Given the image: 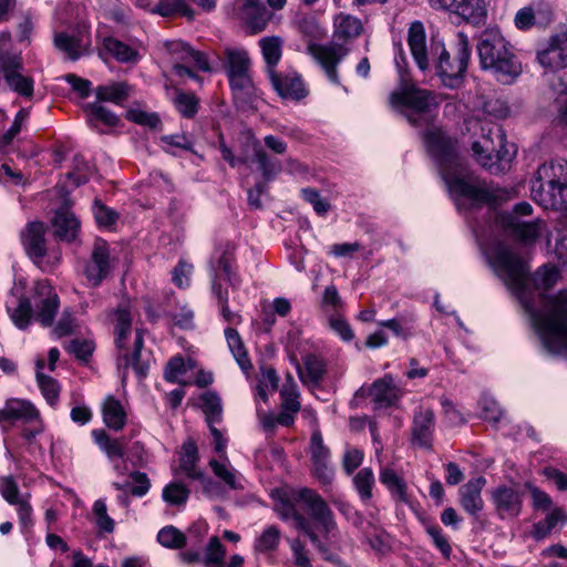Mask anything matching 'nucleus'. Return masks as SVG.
<instances>
[{
  "label": "nucleus",
  "instance_id": "aec40b11",
  "mask_svg": "<svg viewBox=\"0 0 567 567\" xmlns=\"http://www.w3.org/2000/svg\"><path fill=\"white\" fill-rule=\"evenodd\" d=\"M539 64L549 71L567 68V31L551 37L537 53Z\"/></svg>",
  "mask_w": 567,
  "mask_h": 567
},
{
  "label": "nucleus",
  "instance_id": "6ab92c4d",
  "mask_svg": "<svg viewBox=\"0 0 567 567\" xmlns=\"http://www.w3.org/2000/svg\"><path fill=\"white\" fill-rule=\"evenodd\" d=\"M246 147L249 154V162L257 165V169L262 175L265 183L272 181L281 172V163L264 150L251 132L246 133Z\"/></svg>",
  "mask_w": 567,
  "mask_h": 567
},
{
  "label": "nucleus",
  "instance_id": "37998d69",
  "mask_svg": "<svg viewBox=\"0 0 567 567\" xmlns=\"http://www.w3.org/2000/svg\"><path fill=\"white\" fill-rule=\"evenodd\" d=\"M87 114V122L91 126L96 127L99 123L106 126H116L120 118L100 102L89 103L84 107Z\"/></svg>",
  "mask_w": 567,
  "mask_h": 567
},
{
  "label": "nucleus",
  "instance_id": "49530a36",
  "mask_svg": "<svg viewBox=\"0 0 567 567\" xmlns=\"http://www.w3.org/2000/svg\"><path fill=\"white\" fill-rule=\"evenodd\" d=\"M281 533L277 526L270 525L256 538L254 548L258 553L275 551L280 543Z\"/></svg>",
  "mask_w": 567,
  "mask_h": 567
},
{
  "label": "nucleus",
  "instance_id": "a211bd4d",
  "mask_svg": "<svg viewBox=\"0 0 567 567\" xmlns=\"http://www.w3.org/2000/svg\"><path fill=\"white\" fill-rule=\"evenodd\" d=\"M267 76L271 87L281 99L300 101L308 95L305 83L296 71H276Z\"/></svg>",
  "mask_w": 567,
  "mask_h": 567
},
{
  "label": "nucleus",
  "instance_id": "8fccbe9b",
  "mask_svg": "<svg viewBox=\"0 0 567 567\" xmlns=\"http://www.w3.org/2000/svg\"><path fill=\"white\" fill-rule=\"evenodd\" d=\"M559 279L560 271L557 267L545 265L534 274L530 280L537 290H547L557 285Z\"/></svg>",
  "mask_w": 567,
  "mask_h": 567
},
{
  "label": "nucleus",
  "instance_id": "bf43d9fd",
  "mask_svg": "<svg viewBox=\"0 0 567 567\" xmlns=\"http://www.w3.org/2000/svg\"><path fill=\"white\" fill-rule=\"evenodd\" d=\"M225 547L219 538L214 536L209 539L206 548L204 564L206 567H226L224 563Z\"/></svg>",
  "mask_w": 567,
  "mask_h": 567
},
{
  "label": "nucleus",
  "instance_id": "603ef678",
  "mask_svg": "<svg viewBox=\"0 0 567 567\" xmlns=\"http://www.w3.org/2000/svg\"><path fill=\"white\" fill-rule=\"evenodd\" d=\"M281 408L291 413H297L300 410V403L298 401L299 393L297 384L291 374H287L286 383L281 391Z\"/></svg>",
  "mask_w": 567,
  "mask_h": 567
},
{
  "label": "nucleus",
  "instance_id": "c9c22d12",
  "mask_svg": "<svg viewBox=\"0 0 567 567\" xmlns=\"http://www.w3.org/2000/svg\"><path fill=\"white\" fill-rule=\"evenodd\" d=\"M567 522V515L561 508H554L549 512L546 517L534 524L532 530V537L540 542L548 537L559 525H564Z\"/></svg>",
  "mask_w": 567,
  "mask_h": 567
},
{
  "label": "nucleus",
  "instance_id": "0eeeda50",
  "mask_svg": "<svg viewBox=\"0 0 567 567\" xmlns=\"http://www.w3.org/2000/svg\"><path fill=\"white\" fill-rule=\"evenodd\" d=\"M476 161L493 174L502 173L512 162L515 152L505 143V134L498 125H492L482 138L473 143Z\"/></svg>",
  "mask_w": 567,
  "mask_h": 567
},
{
  "label": "nucleus",
  "instance_id": "052dcab7",
  "mask_svg": "<svg viewBox=\"0 0 567 567\" xmlns=\"http://www.w3.org/2000/svg\"><path fill=\"white\" fill-rule=\"evenodd\" d=\"M189 489L182 483H171L163 489V499L171 505H184L189 497Z\"/></svg>",
  "mask_w": 567,
  "mask_h": 567
},
{
  "label": "nucleus",
  "instance_id": "ea45409f",
  "mask_svg": "<svg viewBox=\"0 0 567 567\" xmlns=\"http://www.w3.org/2000/svg\"><path fill=\"white\" fill-rule=\"evenodd\" d=\"M7 309L14 326L22 330L27 329L32 318H34L31 298L20 297L17 299L16 305H8Z\"/></svg>",
  "mask_w": 567,
  "mask_h": 567
},
{
  "label": "nucleus",
  "instance_id": "3c124183",
  "mask_svg": "<svg viewBox=\"0 0 567 567\" xmlns=\"http://www.w3.org/2000/svg\"><path fill=\"white\" fill-rule=\"evenodd\" d=\"M200 406L206 415L208 424L221 420V400L215 392H206L200 396Z\"/></svg>",
  "mask_w": 567,
  "mask_h": 567
},
{
  "label": "nucleus",
  "instance_id": "9d476101",
  "mask_svg": "<svg viewBox=\"0 0 567 567\" xmlns=\"http://www.w3.org/2000/svg\"><path fill=\"white\" fill-rule=\"evenodd\" d=\"M31 302L35 308L34 319L43 327H51L60 308V298L49 281L34 282L31 289Z\"/></svg>",
  "mask_w": 567,
  "mask_h": 567
},
{
  "label": "nucleus",
  "instance_id": "7ed1b4c3",
  "mask_svg": "<svg viewBox=\"0 0 567 567\" xmlns=\"http://www.w3.org/2000/svg\"><path fill=\"white\" fill-rule=\"evenodd\" d=\"M423 140L430 154L440 165L441 174L450 194L456 200L467 199L472 204L495 203L501 196L497 190L488 187L472 175H452L450 168L456 163L455 143L436 127L423 134Z\"/></svg>",
  "mask_w": 567,
  "mask_h": 567
},
{
  "label": "nucleus",
  "instance_id": "f704fd0d",
  "mask_svg": "<svg viewBox=\"0 0 567 567\" xmlns=\"http://www.w3.org/2000/svg\"><path fill=\"white\" fill-rule=\"evenodd\" d=\"M259 47L266 63L265 72L269 75L277 71L276 66L282 55V40L277 35L265 37L259 40Z\"/></svg>",
  "mask_w": 567,
  "mask_h": 567
},
{
  "label": "nucleus",
  "instance_id": "f3484780",
  "mask_svg": "<svg viewBox=\"0 0 567 567\" xmlns=\"http://www.w3.org/2000/svg\"><path fill=\"white\" fill-rule=\"evenodd\" d=\"M53 42L59 51L65 53L70 60L75 61L89 53L91 37L86 27H81L71 33H55Z\"/></svg>",
  "mask_w": 567,
  "mask_h": 567
},
{
  "label": "nucleus",
  "instance_id": "69168bd1",
  "mask_svg": "<svg viewBox=\"0 0 567 567\" xmlns=\"http://www.w3.org/2000/svg\"><path fill=\"white\" fill-rule=\"evenodd\" d=\"M0 70L3 78L18 71H23V59L19 52L0 51Z\"/></svg>",
  "mask_w": 567,
  "mask_h": 567
},
{
  "label": "nucleus",
  "instance_id": "13d9d810",
  "mask_svg": "<svg viewBox=\"0 0 567 567\" xmlns=\"http://www.w3.org/2000/svg\"><path fill=\"white\" fill-rule=\"evenodd\" d=\"M8 86L17 92L18 94L31 97L33 94V80L30 76H27L22 73V71L14 72L12 74L7 75L4 78Z\"/></svg>",
  "mask_w": 567,
  "mask_h": 567
},
{
  "label": "nucleus",
  "instance_id": "f03ea898",
  "mask_svg": "<svg viewBox=\"0 0 567 567\" xmlns=\"http://www.w3.org/2000/svg\"><path fill=\"white\" fill-rule=\"evenodd\" d=\"M275 511L282 520H292L293 528L303 534L324 559L333 560V551L347 547L331 508L316 491L305 487L293 498L285 496Z\"/></svg>",
  "mask_w": 567,
  "mask_h": 567
},
{
  "label": "nucleus",
  "instance_id": "680f3d73",
  "mask_svg": "<svg viewBox=\"0 0 567 567\" xmlns=\"http://www.w3.org/2000/svg\"><path fill=\"white\" fill-rule=\"evenodd\" d=\"M37 381L47 402L52 406L55 405L60 395L58 381L42 372L37 373Z\"/></svg>",
  "mask_w": 567,
  "mask_h": 567
},
{
  "label": "nucleus",
  "instance_id": "79ce46f5",
  "mask_svg": "<svg viewBox=\"0 0 567 567\" xmlns=\"http://www.w3.org/2000/svg\"><path fill=\"white\" fill-rule=\"evenodd\" d=\"M128 85L124 82H114L106 85H99L95 95L99 102H111L122 104L128 96Z\"/></svg>",
  "mask_w": 567,
  "mask_h": 567
},
{
  "label": "nucleus",
  "instance_id": "5fc2aeb1",
  "mask_svg": "<svg viewBox=\"0 0 567 567\" xmlns=\"http://www.w3.org/2000/svg\"><path fill=\"white\" fill-rule=\"evenodd\" d=\"M173 104L178 113L186 118H193L198 111V100L192 93L177 91Z\"/></svg>",
  "mask_w": 567,
  "mask_h": 567
},
{
  "label": "nucleus",
  "instance_id": "ddd939ff",
  "mask_svg": "<svg viewBox=\"0 0 567 567\" xmlns=\"http://www.w3.org/2000/svg\"><path fill=\"white\" fill-rule=\"evenodd\" d=\"M494 225L526 245L534 244L545 227L540 219L523 221L516 216L505 213L495 215Z\"/></svg>",
  "mask_w": 567,
  "mask_h": 567
},
{
  "label": "nucleus",
  "instance_id": "4468645a",
  "mask_svg": "<svg viewBox=\"0 0 567 567\" xmlns=\"http://www.w3.org/2000/svg\"><path fill=\"white\" fill-rule=\"evenodd\" d=\"M307 51L321 66L328 80L332 84L339 85L340 79L337 66L348 54V50L339 44H318L311 42L308 44Z\"/></svg>",
  "mask_w": 567,
  "mask_h": 567
},
{
  "label": "nucleus",
  "instance_id": "2f4dec72",
  "mask_svg": "<svg viewBox=\"0 0 567 567\" xmlns=\"http://www.w3.org/2000/svg\"><path fill=\"white\" fill-rule=\"evenodd\" d=\"M209 466L214 475L230 489H244L243 477L238 471L231 466L227 456L220 458V461L212 458Z\"/></svg>",
  "mask_w": 567,
  "mask_h": 567
},
{
  "label": "nucleus",
  "instance_id": "412c9836",
  "mask_svg": "<svg viewBox=\"0 0 567 567\" xmlns=\"http://www.w3.org/2000/svg\"><path fill=\"white\" fill-rule=\"evenodd\" d=\"M45 226L40 221H31L20 233V239L27 255L39 264L47 255Z\"/></svg>",
  "mask_w": 567,
  "mask_h": 567
},
{
  "label": "nucleus",
  "instance_id": "c03bdc74",
  "mask_svg": "<svg viewBox=\"0 0 567 567\" xmlns=\"http://www.w3.org/2000/svg\"><path fill=\"white\" fill-rule=\"evenodd\" d=\"M363 538L369 543L371 548L380 554H385L391 549L392 537L377 523L370 525V529L365 532Z\"/></svg>",
  "mask_w": 567,
  "mask_h": 567
},
{
  "label": "nucleus",
  "instance_id": "423d86ee",
  "mask_svg": "<svg viewBox=\"0 0 567 567\" xmlns=\"http://www.w3.org/2000/svg\"><path fill=\"white\" fill-rule=\"evenodd\" d=\"M530 190L543 207L567 209V161H551L539 166Z\"/></svg>",
  "mask_w": 567,
  "mask_h": 567
},
{
  "label": "nucleus",
  "instance_id": "bb28decb",
  "mask_svg": "<svg viewBox=\"0 0 567 567\" xmlns=\"http://www.w3.org/2000/svg\"><path fill=\"white\" fill-rule=\"evenodd\" d=\"M380 482L389 491L395 503L410 505L411 496L409 494L405 480L400 476L393 468L383 467L380 470Z\"/></svg>",
  "mask_w": 567,
  "mask_h": 567
},
{
  "label": "nucleus",
  "instance_id": "864d4df0",
  "mask_svg": "<svg viewBox=\"0 0 567 567\" xmlns=\"http://www.w3.org/2000/svg\"><path fill=\"white\" fill-rule=\"evenodd\" d=\"M92 210L100 228L112 229L118 220L117 212L105 206L100 199L94 200Z\"/></svg>",
  "mask_w": 567,
  "mask_h": 567
},
{
  "label": "nucleus",
  "instance_id": "5701e85b",
  "mask_svg": "<svg viewBox=\"0 0 567 567\" xmlns=\"http://www.w3.org/2000/svg\"><path fill=\"white\" fill-rule=\"evenodd\" d=\"M165 45L176 63H188L202 71H210L206 54L194 50L188 43L182 40H174L166 42Z\"/></svg>",
  "mask_w": 567,
  "mask_h": 567
},
{
  "label": "nucleus",
  "instance_id": "4d7b16f0",
  "mask_svg": "<svg viewBox=\"0 0 567 567\" xmlns=\"http://www.w3.org/2000/svg\"><path fill=\"white\" fill-rule=\"evenodd\" d=\"M353 485L362 501H369L372 497V487L374 485V474L371 468L360 470L353 477Z\"/></svg>",
  "mask_w": 567,
  "mask_h": 567
},
{
  "label": "nucleus",
  "instance_id": "473e14b6",
  "mask_svg": "<svg viewBox=\"0 0 567 567\" xmlns=\"http://www.w3.org/2000/svg\"><path fill=\"white\" fill-rule=\"evenodd\" d=\"M102 414L105 425L112 430L118 431L125 426L126 413L118 400L113 395H107L102 403Z\"/></svg>",
  "mask_w": 567,
  "mask_h": 567
},
{
  "label": "nucleus",
  "instance_id": "c85d7f7f",
  "mask_svg": "<svg viewBox=\"0 0 567 567\" xmlns=\"http://www.w3.org/2000/svg\"><path fill=\"white\" fill-rule=\"evenodd\" d=\"M363 25L360 19L343 12L338 13L333 19V38L347 42L362 32Z\"/></svg>",
  "mask_w": 567,
  "mask_h": 567
},
{
  "label": "nucleus",
  "instance_id": "338daca9",
  "mask_svg": "<svg viewBox=\"0 0 567 567\" xmlns=\"http://www.w3.org/2000/svg\"><path fill=\"white\" fill-rule=\"evenodd\" d=\"M189 367L179 355L173 357L166 364L164 377L168 382L182 383L181 378L186 374Z\"/></svg>",
  "mask_w": 567,
  "mask_h": 567
},
{
  "label": "nucleus",
  "instance_id": "7c9ffc66",
  "mask_svg": "<svg viewBox=\"0 0 567 567\" xmlns=\"http://www.w3.org/2000/svg\"><path fill=\"white\" fill-rule=\"evenodd\" d=\"M224 334L227 341L228 349L231 352L237 364L240 367L243 372H249L252 369V363L238 331L234 328L228 327L225 329Z\"/></svg>",
  "mask_w": 567,
  "mask_h": 567
},
{
  "label": "nucleus",
  "instance_id": "393cba45",
  "mask_svg": "<svg viewBox=\"0 0 567 567\" xmlns=\"http://www.w3.org/2000/svg\"><path fill=\"white\" fill-rule=\"evenodd\" d=\"M486 484L483 476L470 480L460 488V504L472 516H476L484 507L482 489Z\"/></svg>",
  "mask_w": 567,
  "mask_h": 567
},
{
  "label": "nucleus",
  "instance_id": "e433bc0d",
  "mask_svg": "<svg viewBox=\"0 0 567 567\" xmlns=\"http://www.w3.org/2000/svg\"><path fill=\"white\" fill-rule=\"evenodd\" d=\"M455 14L464 21L478 25L487 17V7L485 0H463L461 6L455 8Z\"/></svg>",
  "mask_w": 567,
  "mask_h": 567
},
{
  "label": "nucleus",
  "instance_id": "a18cd8bd",
  "mask_svg": "<svg viewBox=\"0 0 567 567\" xmlns=\"http://www.w3.org/2000/svg\"><path fill=\"white\" fill-rule=\"evenodd\" d=\"M103 45L120 62L127 63L138 60L137 51L114 38H105Z\"/></svg>",
  "mask_w": 567,
  "mask_h": 567
},
{
  "label": "nucleus",
  "instance_id": "0e129e2a",
  "mask_svg": "<svg viewBox=\"0 0 567 567\" xmlns=\"http://www.w3.org/2000/svg\"><path fill=\"white\" fill-rule=\"evenodd\" d=\"M92 167L80 155L73 158V171L68 173V178L71 179L74 186H80L86 183L92 175Z\"/></svg>",
  "mask_w": 567,
  "mask_h": 567
},
{
  "label": "nucleus",
  "instance_id": "9b49d317",
  "mask_svg": "<svg viewBox=\"0 0 567 567\" xmlns=\"http://www.w3.org/2000/svg\"><path fill=\"white\" fill-rule=\"evenodd\" d=\"M114 260L111 258L109 244L101 238L95 239L83 274L91 287H99L111 274Z\"/></svg>",
  "mask_w": 567,
  "mask_h": 567
},
{
  "label": "nucleus",
  "instance_id": "72a5a7b5",
  "mask_svg": "<svg viewBox=\"0 0 567 567\" xmlns=\"http://www.w3.org/2000/svg\"><path fill=\"white\" fill-rule=\"evenodd\" d=\"M233 95L237 102L249 104L256 96V87L250 72L228 76Z\"/></svg>",
  "mask_w": 567,
  "mask_h": 567
},
{
  "label": "nucleus",
  "instance_id": "dca6fc26",
  "mask_svg": "<svg viewBox=\"0 0 567 567\" xmlns=\"http://www.w3.org/2000/svg\"><path fill=\"white\" fill-rule=\"evenodd\" d=\"M491 499L501 519H512L522 512L523 494L515 486L498 485L491 492Z\"/></svg>",
  "mask_w": 567,
  "mask_h": 567
},
{
  "label": "nucleus",
  "instance_id": "a19ab883",
  "mask_svg": "<svg viewBox=\"0 0 567 567\" xmlns=\"http://www.w3.org/2000/svg\"><path fill=\"white\" fill-rule=\"evenodd\" d=\"M94 442L111 461L123 460L125 456L124 444L117 439H111L103 430L92 432Z\"/></svg>",
  "mask_w": 567,
  "mask_h": 567
},
{
  "label": "nucleus",
  "instance_id": "b1692460",
  "mask_svg": "<svg viewBox=\"0 0 567 567\" xmlns=\"http://www.w3.org/2000/svg\"><path fill=\"white\" fill-rule=\"evenodd\" d=\"M39 420V411L29 401L11 399L6 402L2 409H0V424L16 421L30 423Z\"/></svg>",
  "mask_w": 567,
  "mask_h": 567
},
{
  "label": "nucleus",
  "instance_id": "f257e3e1",
  "mask_svg": "<svg viewBox=\"0 0 567 567\" xmlns=\"http://www.w3.org/2000/svg\"><path fill=\"white\" fill-rule=\"evenodd\" d=\"M488 265L518 298L528 313L545 350L549 353H567V289L556 293H540V307H534L528 288V268L525 260L503 243L484 247Z\"/></svg>",
  "mask_w": 567,
  "mask_h": 567
},
{
  "label": "nucleus",
  "instance_id": "6e6552de",
  "mask_svg": "<svg viewBox=\"0 0 567 567\" xmlns=\"http://www.w3.org/2000/svg\"><path fill=\"white\" fill-rule=\"evenodd\" d=\"M408 44L416 65L422 71L429 69L431 64L436 66L437 58L445 56L444 43L434 39L427 43L424 25L420 21L411 23Z\"/></svg>",
  "mask_w": 567,
  "mask_h": 567
},
{
  "label": "nucleus",
  "instance_id": "6e6d98bb",
  "mask_svg": "<svg viewBox=\"0 0 567 567\" xmlns=\"http://www.w3.org/2000/svg\"><path fill=\"white\" fill-rule=\"evenodd\" d=\"M158 543L171 549L183 548L186 544V536L183 532L174 526H165L157 534Z\"/></svg>",
  "mask_w": 567,
  "mask_h": 567
},
{
  "label": "nucleus",
  "instance_id": "09e8293b",
  "mask_svg": "<svg viewBox=\"0 0 567 567\" xmlns=\"http://www.w3.org/2000/svg\"><path fill=\"white\" fill-rule=\"evenodd\" d=\"M150 11L162 17L179 13L189 19L193 18V11L184 0H159L155 7L150 8Z\"/></svg>",
  "mask_w": 567,
  "mask_h": 567
},
{
  "label": "nucleus",
  "instance_id": "774afa93",
  "mask_svg": "<svg viewBox=\"0 0 567 567\" xmlns=\"http://www.w3.org/2000/svg\"><path fill=\"white\" fill-rule=\"evenodd\" d=\"M478 106L485 115L492 116L494 118H504L509 113L507 104L496 97L486 100L483 99Z\"/></svg>",
  "mask_w": 567,
  "mask_h": 567
},
{
  "label": "nucleus",
  "instance_id": "58836bf2",
  "mask_svg": "<svg viewBox=\"0 0 567 567\" xmlns=\"http://www.w3.org/2000/svg\"><path fill=\"white\" fill-rule=\"evenodd\" d=\"M144 347L143 333L141 330H136L133 352L130 355L128 353H124L123 358L125 361V368L130 365L133 368L135 374L138 379H143L147 375L150 369L148 360H142L141 351Z\"/></svg>",
  "mask_w": 567,
  "mask_h": 567
},
{
  "label": "nucleus",
  "instance_id": "2eb2a0df",
  "mask_svg": "<svg viewBox=\"0 0 567 567\" xmlns=\"http://www.w3.org/2000/svg\"><path fill=\"white\" fill-rule=\"evenodd\" d=\"M358 398H371L379 408L393 405L401 396L399 386L390 374L375 380L370 385L361 386L357 392Z\"/></svg>",
  "mask_w": 567,
  "mask_h": 567
},
{
  "label": "nucleus",
  "instance_id": "e2e57ef3",
  "mask_svg": "<svg viewBox=\"0 0 567 567\" xmlns=\"http://www.w3.org/2000/svg\"><path fill=\"white\" fill-rule=\"evenodd\" d=\"M292 554V561L296 567H312L310 551L300 538L288 540Z\"/></svg>",
  "mask_w": 567,
  "mask_h": 567
},
{
  "label": "nucleus",
  "instance_id": "39448f33",
  "mask_svg": "<svg viewBox=\"0 0 567 567\" xmlns=\"http://www.w3.org/2000/svg\"><path fill=\"white\" fill-rule=\"evenodd\" d=\"M389 101L392 109L416 127L431 125L440 104L434 93L406 81L403 75L399 89L390 94Z\"/></svg>",
  "mask_w": 567,
  "mask_h": 567
},
{
  "label": "nucleus",
  "instance_id": "f8f14e48",
  "mask_svg": "<svg viewBox=\"0 0 567 567\" xmlns=\"http://www.w3.org/2000/svg\"><path fill=\"white\" fill-rule=\"evenodd\" d=\"M233 13L254 34L266 30L274 17L261 0H235Z\"/></svg>",
  "mask_w": 567,
  "mask_h": 567
},
{
  "label": "nucleus",
  "instance_id": "4be33fe9",
  "mask_svg": "<svg viewBox=\"0 0 567 567\" xmlns=\"http://www.w3.org/2000/svg\"><path fill=\"white\" fill-rule=\"evenodd\" d=\"M51 226L53 235L61 241L73 243L81 233V223L69 209L62 208L55 212Z\"/></svg>",
  "mask_w": 567,
  "mask_h": 567
},
{
  "label": "nucleus",
  "instance_id": "1a4fd4ad",
  "mask_svg": "<svg viewBox=\"0 0 567 567\" xmlns=\"http://www.w3.org/2000/svg\"><path fill=\"white\" fill-rule=\"evenodd\" d=\"M472 49L467 35L458 32L456 35V60L450 61V54L445 50V56L437 58L436 71L442 84L455 87L461 82L471 59Z\"/></svg>",
  "mask_w": 567,
  "mask_h": 567
},
{
  "label": "nucleus",
  "instance_id": "cd10ccee",
  "mask_svg": "<svg viewBox=\"0 0 567 567\" xmlns=\"http://www.w3.org/2000/svg\"><path fill=\"white\" fill-rule=\"evenodd\" d=\"M223 65L227 76L250 72L251 60L248 51L243 47H226Z\"/></svg>",
  "mask_w": 567,
  "mask_h": 567
},
{
  "label": "nucleus",
  "instance_id": "c756f323",
  "mask_svg": "<svg viewBox=\"0 0 567 567\" xmlns=\"http://www.w3.org/2000/svg\"><path fill=\"white\" fill-rule=\"evenodd\" d=\"M303 365L305 369L297 365L301 382L307 385H318L326 373L324 360L316 354H307L303 358Z\"/></svg>",
  "mask_w": 567,
  "mask_h": 567
},
{
  "label": "nucleus",
  "instance_id": "4c0bfd02",
  "mask_svg": "<svg viewBox=\"0 0 567 567\" xmlns=\"http://www.w3.org/2000/svg\"><path fill=\"white\" fill-rule=\"evenodd\" d=\"M198 450L194 441L188 440L182 445L179 468L190 480L203 477V472L197 468Z\"/></svg>",
  "mask_w": 567,
  "mask_h": 567
},
{
  "label": "nucleus",
  "instance_id": "20e7f679",
  "mask_svg": "<svg viewBox=\"0 0 567 567\" xmlns=\"http://www.w3.org/2000/svg\"><path fill=\"white\" fill-rule=\"evenodd\" d=\"M476 48L482 69L491 71L498 82L509 84L522 73L520 62L498 29L484 30Z\"/></svg>",
  "mask_w": 567,
  "mask_h": 567
},
{
  "label": "nucleus",
  "instance_id": "de8ad7c7",
  "mask_svg": "<svg viewBox=\"0 0 567 567\" xmlns=\"http://www.w3.org/2000/svg\"><path fill=\"white\" fill-rule=\"evenodd\" d=\"M132 318L130 311L125 308H118L115 311V343L117 348H126V338L131 333Z\"/></svg>",
  "mask_w": 567,
  "mask_h": 567
},
{
  "label": "nucleus",
  "instance_id": "a878e982",
  "mask_svg": "<svg viewBox=\"0 0 567 567\" xmlns=\"http://www.w3.org/2000/svg\"><path fill=\"white\" fill-rule=\"evenodd\" d=\"M434 427V413L430 409H420L413 420V444L422 449L432 447V434Z\"/></svg>",
  "mask_w": 567,
  "mask_h": 567
}]
</instances>
